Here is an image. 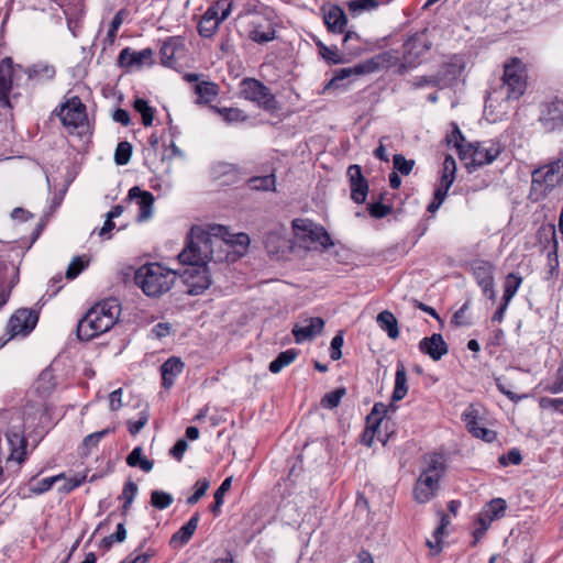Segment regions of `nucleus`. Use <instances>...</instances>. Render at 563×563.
I'll use <instances>...</instances> for the list:
<instances>
[{
    "label": "nucleus",
    "instance_id": "1",
    "mask_svg": "<svg viewBox=\"0 0 563 563\" xmlns=\"http://www.w3.org/2000/svg\"><path fill=\"white\" fill-rule=\"evenodd\" d=\"M225 243L212 240L206 230L194 225L186 240L185 249L178 254V260L187 267L180 274L187 287V294L197 296L205 292L212 284L210 263H223V256L214 254V246L221 247Z\"/></svg>",
    "mask_w": 563,
    "mask_h": 563
},
{
    "label": "nucleus",
    "instance_id": "2",
    "mask_svg": "<svg viewBox=\"0 0 563 563\" xmlns=\"http://www.w3.org/2000/svg\"><path fill=\"white\" fill-rule=\"evenodd\" d=\"M121 303L115 298H107L93 307L78 321L77 338L90 341L108 332L121 316Z\"/></svg>",
    "mask_w": 563,
    "mask_h": 563
},
{
    "label": "nucleus",
    "instance_id": "3",
    "mask_svg": "<svg viewBox=\"0 0 563 563\" xmlns=\"http://www.w3.org/2000/svg\"><path fill=\"white\" fill-rule=\"evenodd\" d=\"M177 278L176 272L161 263H147L139 267L134 274V283L147 297H161L173 287Z\"/></svg>",
    "mask_w": 563,
    "mask_h": 563
},
{
    "label": "nucleus",
    "instance_id": "4",
    "mask_svg": "<svg viewBox=\"0 0 563 563\" xmlns=\"http://www.w3.org/2000/svg\"><path fill=\"white\" fill-rule=\"evenodd\" d=\"M561 185H563V155L532 170L529 199L533 202L542 201Z\"/></svg>",
    "mask_w": 563,
    "mask_h": 563
},
{
    "label": "nucleus",
    "instance_id": "5",
    "mask_svg": "<svg viewBox=\"0 0 563 563\" xmlns=\"http://www.w3.org/2000/svg\"><path fill=\"white\" fill-rule=\"evenodd\" d=\"M206 234L210 239L221 240L225 244L221 247L214 246V254L223 256V262H229L231 256V249L239 256L243 255L249 245H250V236L246 233H235L231 234L227 227L224 225H212L209 231H206Z\"/></svg>",
    "mask_w": 563,
    "mask_h": 563
},
{
    "label": "nucleus",
    "instance_id": "6",
    "mask_svg": "<svg viewBox=\"0 0 563 563\" xmlns=\"http://www.w3.org/2000/svg\"><path fill=\"white\" fill-rule=\"evenodd\" d=\"M292 230L296 239L307 249L320 245L327 250L333 245L327 230L309 219H295L292 221Z\"/></svg>",
    "mask_w": 563,
    "mask_h": 563
},
{
    "label": "nucleus",
    "instance_id": "7",
    "mask_svg": "<svg viewBox=\"0 0 563 563\" xmlns=\"http://www.w3.org/2000/svg\"><path fill=\"white\" fill-rule=\"evenodd\" d=\"M527 70L525 64L512 57L504 65L503 88L506 90L508 100H518L527 89Z\"/></svg>",
    "mask_w": 563,
    "mask_h": 563
},
{
    "label": "nucleus",
    "instance_id": "8",
    "mask_svg": "<svg viewBox=\"0 0 563 563\" xmlns=\"http://www.w3.org/2000/svg\"><path fill=\"white\" fill-rule=\"evenodd\" d=\"M503 147L499 142L487 140L483 142H467L461 150V159H470L473 167L492 164L500 154Z\"/></svg>",
    "mask_w": 563,
    "mask_h": 563
},
{
    "label": "nucleus",
    "instance_id": "9",
    "mask_svg": "<svg viewBox=\"0 0 563 563\" xmlns=\"http://www.w3.org/2000/svg\"><path fill=\"white\" fill-rule=\"evenodd\" d=\"M233 8L232 0H217L202 14L198 23L200 36L209 38L213 36L220 24L228 19Z\"/></svg>",
    "mask_w": 563,
    "mask_h": 563
},
{
    "label": "nucleus",
    "instance_id": "10",
    "mask_svg": "<svg viewBox=\"0 0 563 563\" xmlns=\"http://www.w3.org/2000/svg\"><path fill=\"white\" fill-rule=\"evenodd\" d=\"M240 88L245 99L256 102L264 110L275 111L278 108L275 96L262 81L255 78H244L240 84Z\"/></svg>",
    "mask_w": 563,
    "mask_h": 563
},
{
    "label": "nucleus",
    "instance_id": "11",
    "mask_svg": "<svg viewBox=\"0 0 563 563\" xmlns=\"http://www.w3.org/2000/svg\"><path fill=\"white\" fill-rule=\"evenodd\" d=\"M64 126L73 130L88 125L87 108L81 99L74 96L60 104L59 111L55 110Z\"/></svg>",
    "mask_w": 563,
    "mask_h": 563
},
{
    "label": "nucleus",
    "instance_id": "12",
    "mask_svg": "<svg viewBox=\"0 0 563 563\" xmlns=\"http://www.w3.org/2000/svg\"><path fill=\"white\" fill-rule=\"evenodd\" d=\"M471 273L477 285L482 288L483 294L492 301L496 300L494 273L495 266L484 260H475L471 264Z\"/></svg>",
    "mask_w": 563,
    "mask_h": 563
},
{
    "label": "nucleus",
    "instance_id": "13",
    "mask_svg": "<svg viewBox=\"0 0 563 563\" xmlns=\"http://www.w3.org/2000/svg\"><path fill=\"white\" fill-rule=\"evenodd\" d=\"M38 314L35 310L21 308L18 309L9 319L7 332L10 339L21 335L26 336L36 327Z\"/></svg>",
    "mask_w": 563,
    "mask_h": 563
},
{
    "label": "nucleus",
    "instance_id": "14",
    "mask_svg": "<svg viewBox=\"0 0 563 563\" xmlns=\"http://www.w3.org/2000/svg\"><path fill=\"white\" fill-rule=\"evenodd\" d=\"M432 47V42L429 38L428 30L411 35L404 44V60L410 65L429 52Z\"/></svg>",
    "mask_w": 563,
    "mask_h": 563
},
{
    "label": "nucleus",
    "instance_id": "15",
    "mask_svg": "<svg viewBox=\"0 0 563 563\" xmlns=\"http://www.w3.org/2000/svg\"><path fill=\"white\" fill-rule=\"evenodd\" d=\"M350 181L351 199L355 203H364L368 194V183L363 176L360 165H350L346 170Z\"/></svg>",
    "mask_w": 563,
    "mask_h": 563
},
{
    "label": "nucleus",
    "instance_id": "16",
    "mask_svg": "<svg viewBox=\"0 0 563 563\" xmlns=\"http://www.w3.org/2000/svg\"><path fill=\"white\" fill-rule=\"evenodd\" d=\"M438 475H427L421 473L413 487L415 500L419 504H426L432 499L440 488L441 478Z\"/></svg>",
    "mask_w": 563,
    "mask_h": 563
},
{
    "label": "nucleus",
    "instance_id": "17",
    "mask_svg": "<svg viewBox=\"0 0 563 563\" xmlns=\"http://www.w3.org/2000/svg\"><path fill=\"white\" fill-rule=\"evenodd\" d=\"M389 408H391L393 411H395V408L391 406L388 407L383 402H376L373 406L371 412L367 415L366 428H365V431L363 434V442L367 446L372 445L374 437H375L383 419L385 418L386 413L388 412Z\"/></svg>",
    "mask_w": 563,
    "mask_h": 563
},
{
    "label": "nucleus",
    "instance_id": "18",
    "mask_svg": "<svg viewBox=\"0 0 563 563\" xmlns=\"http://www.w3.org/2000/svg\"><path fill=\"white\" fill-rule=\"evenodd\" d=\"M323 22L329 32L342 34L347 25V16L344 10L338 4H330L322 8Z\"/></svg>",
    "mask_w": 563,
    "mask_h": 563
},
{
    "label": "nucleus",
    "instance_id": "19",
    "mask_svg": "<svg viewBox=\"0 0 563 563\" xmlns=\"http://www.w3.org/2000/svg\"><path fill=\"white\" fill-rule=\"evenodd\" d=\"M545 131L552 132L563 126V100H554L547 104L540 117Z\"/></svg>",
    "mask_w": 563,
    "mask_h": 563
},
{
    "label": "nucleus",
    "instance_id": "20",
    "mask_svg": "<svg viewBox=\"0 0 563 563\" xmlns=\"http://www.w3.org/2000/svg\"><path fill=\"white\" fill-rule=\"evenodd\" d=\"M5 435L11 450L9 460H14L19 464H22L27 456V440L23 431L20 428H11L7 431Z\"/></svg>",
    "mask_w": 563,
    "mask_h": 563
},
{
    "label": "nucleus",
    "instance_id": "21",
    "mask_svg": "<svg viewBox=\"0 0 563 563\" xmlns=\"http://www.w3.org/2000/svg\"><path fill=\"white\" fill-rule=\"evenodd\" d=\"M13 60L4 57L0 62V106L11 107L9 93L13 86Z\"/></svg>",
    "mask_w": 563,
    "mask_h": 563
},
{
    "label": "nucleus",
    "instance_id": "22",
    "mask_svg": "<svg viewBox=\"0 0 563 563\" xmlns=\"http://www.w3.org/2000/svg\"><path fill=\"white\" fill-rule=\"evenodd\" d=\"M421 353L429 355L433 361L441 360L449 353V346L440 333H433L431 336L423 338L419 342Z\"/></svg>",
    "mask_w": 563,
    "mask_h": 563
},
{
    "label": "nucleus",
    "instance_id": "23",
    "mask_svg": "<svg viewBox=\"0 0 563 563\" xmlns=\"http://www.w3.org/2000/svg\"><path fill=\"white\" fill-rule=\"evenodd\" d=\"M118 60L121 67L152 65L154 63L153 51L152 48H144L139 52H132L131 48L125 47L120 52Z\"/></svg>",
    "mask_w": 563,
    "mask_h": 563
},
{
    "label": "nucleus",
    "instance_id": "24",
    "mask_svg": "<svg viewBox=\"0 0 563 563\" xmlns=\"http://www.w3.org/2000/svg\"><path fill=\"white\" fill-rule=\"evenodd\" d=\"M130 199H135L139 206L140 212L137 214V221L143 222L148 220L153 213L154 196L150 191L141 190L139 187H132L129 190Z\"/></svg>",
    "mask_w": 563,
    "mask_h": 563
},
{
    "label": "nucleus",
    "instance_id": "25",
    "mask_svg": "<svg viewBox=\"0 0 563 563\" xmlns=\"http://www.w3.org/2000/svg\"><path fill=\"white\" fill-rule=\"evenodd\" d=\"M306 324H296L292 329V334L297 343L313 339L320 334L324 328L322 318L313 317L305 320Z\"/></svg>",
    "mask_w": 563,
    "mask_h": 563
},
{
    "label": "nucleus",
    "instance_id": "26",
    "mask_svg": "<svg viewBox=\"0 0 563 563\" xmlns=\"http://www.w3.org/2000/svg\"><path fill=\"white\" fill-rule=\"evenodd\" d=\"M29 80L43 84L53 80L56 76V68L47 62H37L24 69Z\"/></svg>",
    "mask_w": 563,
    "mask_h": 563
},
{
    "label": "nucleus",
    "instance_id": "27",
    "mask_svg": "<svg viewBox=\"0 0 563 563\" xmlns=\"http://www.w3.org/2000/svg\"><path fill=\"white\" fill-rule=\"evenodd\" d=\"M184 367L185 364L179 357L172 356L167 358L161 366L163 387L169 389L174 385L176 377L184 371Z\"/></svg>",
    "mask_w": 563,
    "mask_h": 563
},
{
    "label": "nucleus",
    "instance_id": "28",
    "mask_svg": "<svg viewBox=\"0 0 563 563\" xmlns=\"http://www.w3.org/2000/svg\"><path fill=\"white\" fill-rule=\"evenodd\" d=\"M184 47V42L179 37H168L159 49L161 63L166 67H175L177 65V53Z\"/></svg>",
    "mask_w": 563,
    "mask_h": 563
},
{
    "label": "nucleus",
    "instance_id": "29",
    "mask_svg": "<svg viewBox=\"0 0 563 563\" xmlns=\"http://www.w3.org/2000/svg\"><path fill=\"white\" fill-rule=\"evenodd\" d=\"M200 520V516L198 512L194 514V516L185 523L177 532L172 536L170 543L173 547H181L186 544L191 537L194 536L198 523Z\"/></svg>",
    "mask_w": 563,
    "mask_h": 563
},
{
    "label": "nucleus",
    "instance_id": "30",
    "mask_svg": "<svg viewBox=\"0 0 563 563\" xmlns=\"http://www.w3.org/2000/svg\"><path fill=\"white\" fill-rule=\"evenodd\" d=\"M537 240L539 244L543 249L552 247L551 252H549V256L551 253L556 255L558 252V240H556V229L552 223L542 224L537 231Z\"/></svg>",
    "mask_w": 563,
    "mask_h": 563
},
{
    "label": "nucleus",
    "instance_id": "31",
    "mask_svg": "<svg viewBox=\"0 0 563 563\" xmlns=\"http://www.w3.org/2000/svg\"><path fill=\"white\" fill-rule=\"evenodd\" d=\"M194 91L198 96L197 103L205 104L216 99L219 95V86L211 81H200L194 86Z\"/></svg>",
    "mask_w": 563,
    "mask_h": 563
},
{
    "label": "nucleus",
    "instance_id": "32",
    "mask_svg": "<svg viewBox=\"0 0 563 563\" xmlns=\"http://www.w3.org/2000/svg\"><path fill=\"white\" fill-rule=\"evenodd\" d=\"M378 327L385 331L388 336L396 340L399 336V327L396 317L388 310H384L376 318Z\"/></svg>",
    "mask_w": 563,
    "mask_h": 563
},
{
    "label": "nucleus",
    "instance_id": "33",
    "mask_svg": "<svg viewBox=\"0 0 563 563\" xmlns=\"http://www.w3.org/2000/svg\"><path fill=\"white\" fill-rule=\"evenodd\" d=\"M408 393L407 373L404 364L398 363L395 374V387L391 395L393 401H399L406 397Z\"/></svg>",
    "mask_w": 563,
    "mask_h": 563
},
{
    "label": "nucleus",
    "instance_id": "34",
    "mask_svg": "<svg viewBox=\"0 0 563 563\" xmlns=\"http://www.w3.org/2000/svg\"><path fill=\"white\" fill-rule=\"evenodd\" d=\"M60 479H65L64 473H60L55 476L42 478L40 481H37L35 477H32L27 483V488H29L30 493H32L34 495H42V494L48 492L53 487V485L55 483L59 482Z\"/></svg>",
    "mask_w": 563,
    "mask_h": 563
},
{
    "label": "nucleus",
    "instance_id": "35",
    "mask_svg": "<svg viewBox=\"0 0 563 563\" xmlns=\"http://www.w3.org/2000/svg\"><path fill=\"white\" fill-rule=\"evenodd\" d=\"M126 464L131 467L139 466L143 472H151L153 470L154 463L147 457L143 456V449L141 446H136L132 450V452L126 457Z\"/></svg>",
    "mask_w": 563,
    "mask_h": 563
},
{
    "label": "nucleus",
    "instance_id": "36",
    "mask_svg": "<svg viewBox=\"0 0 563 563\" xmlns=\"http://www.w3.org/2000/svg\"><path fill=\"white\" fill-rule=\"evenodd\" d=\"M298 351L289 349L280 352L275 360L269 363V371L274 374L279 373L284 367L290 365L298 356Z\"/></svg>",
    "mask_w": 563,
    "mask_h": 563
},
{
    "label": "nucleus",
    "instance_id": "37",
    "mask_svg": "<svg viewBox=\"0 0 563 563\" xmlns=\"http://www.w3.org/2000/svg\"><path fill=\"white\" fill-rule=\"evenodd\" d=\"M362 37L355 31L347 30L344 32L343 47L350 56H358L363 52L361 46Z\"/></svg>",
    "mask_w": 563,
    "mask_h": 563
},
{
    "label": "nucleus",
    "instance_id": "38",
    "mask_svg": "<svg viewBox=\"0 0 563 563\" xmlns=\"http://www.w3.org/2000/svg\"><path fill=\"white\" fill-rule=\"evenodd\" d=\"M211 110L221 115L228 123H240L247 119L245 112L239 108H220L217 106H211Z\"/></svg>",
    "mask_w": 563,
    "mask_h": 563
},
{
    "label": "nucleus",
    "instance_id": "39",
    "mask_svg": "<svg viewBox=\"0 0 563 563\" xmlns=\"http://www.w3.org/2000/svg\"><path fill=\"white\" fill-rule=\"evenodd\" d=\"M522 283V277L515 273H509L504 283V295L503 300L506 302H510L518 291L520 285Z\"/></svg>",
    "mask_w": 563,
    "mask_h": 563
},
{
    "label": "nucleus",
    "instance_id": "40",
    "mask_svg": "<svg viewBox=\"0 0 563 563\" xmlns=\"http://www.w3.org/2000/svg\"><path fill=\"white\" fill-rule=\"evenodd\" d=\"M133 108L141 114L143 125L150 126L153 124L155 109L148 104L147 100L136 98L133 102Z\"/></svg>",
    "mask_w": 563,
    "mask_h": 563
},
{
    "label": "nucleus",
    "instance_id": "41",
    "mask_svg": "<svg viewBox=\"0 0 563 563\" xmlns=\"http://www.w3.org/2000/svg\"><path fill=\"white\" fill-rule=\"evenodd\" d=\"M249 186L253 190H275L276 187V177L274 174L265 175V176H254L249 179Z\"/></svg>",
    "mask_w": 563,
    "mask_h": 563
},
{
    "label": "nucleus",
    "instance_id": "42",
    "mask_svg": "<svg viewBox=\"0 0 563 563\" xmlns=\"http://www.w3.org/2000/svg\"><path fill=\"white\" fill-rule=\"evenodd\" d=\"M445 463L441 454H431L428 459V466L421 472L427 475H438L437 477L442 478L445 473Z\"/></svg>",
    "mask_w": 563,
    "mask_h": 563
},
{
    "label": "nucleus",
    "instance_id": "43",
    "mask_svg": "<svg viewBox=\"0 0 563 563\" xmlns=\"http://www.w3.org/2000/svg\"><path fill=\"white\" fill-rule=\"evenodd\" d=\"M506 509L507 504L505 499L494 498L484 507L483 511L486 512V516H489L490 519L497 520L505 516Z\"/></svg>",
    "mask_w": 563,
    "mask_h": 563
},
{
    "label": "nucleus",
    "instance_id": "44",
    "mask_svg": "<svg viewBox=\"0 0 563 563\" xmlns=\"http://www.w3.org/2000/svg\"><path fill=\"white\" fill-rule=\"evenodd\" d=\"M317 47L319 49L320 55L327 63L336 65L345 62L344 58L340 56L336 46H327L324 43L319 41L317 42Z\"/></svg>",
    "mask_w": 563,
    "mask_h": 563
},
{
    "label": "nucleus",
    "instance_id": "45",
    "mask_svg": "<svg viewBox=\"0 0 563 563\" xmlns=\"http://www.w3.org/2000/svg\"><path fill=\"white\" fill-rule=\"evenodd\" d=\"M231 484H232V477H227L221 483L219 488L216 490L214 496H213L214 497V503L210 506V511L214 516L219 515L220 508H221V506L223 505V501H224V499H223L224 495L231 488Z\"/></svg>",
    "mask_w": 563,
    "mask_h": 563
},
{
    "label": "nucleus",
    "instance_id": "46",
    "mask_svg": "<svg viewBox=\"0 0 563 563\" xmlns=\"http://www.w3.org/2000/svg\"><path fill=\"white\" fill-rule=\"evenodd\" d=\"M346 394V389L344 387H339L328 394H325L322 398H321V406L323 408H327V409H334L336 408L342 398L345 396Z\"/></svg>",
    "mask_w": 563,
    "mask_h": 563
},
{
    "label": "nucleus",
    "instance_id": "47",
    "mask_svg": "<svg viewBox=\"0 0 563 563\" xmlns=\"http://www.w3.org/2000/svg\"><path fill=\"white\" fill-rule=\"evenodd\" d=\"M385 60L383 55L375 56L364 63H360L352 67L353 75H363L369 74L377 70L380 66V63Z\"/></svg>",
    "mask_w": 563,
    "mask_h": 563
},
{
    "label": "nucleus",
    "instance_id": "48",
    "mask_svg": "<svg viewBox=\"0 0 563 563\" xmlns=\"http://www.w3.org/2000/svg\"><path fill=\"white\" fill-rule=\"evenodd\" d=\"M173 501L174 498L169 493L163 490H153L151 493V504L158 510L168 508Z\"/></svg>",
    "mask_w": 563,
    "mask_h": 563
},
{
    "label": "nucleus",
    "instance_id": "49",
    "mask_svg": "<svg viewBox=\"0 0 563 563\" xmlns=\"http://www.w3.org/2000/svg\"><path fill=\"white\" fill-rule=\"evenodd\" d=\"M132 156V145L128 141L120 142L114 152V162L117 165H126Z\"/></svg>",
    "mask_w": 563,
    "mask_h": 563
},
{
    "label": "nucleus",
    "instance_id": "50",
    "mask_svg": "<svg viewBox=\"0 0 563 563\" xmlns=\"http://www.w3.org/2000/svg\"><path fill=\"white\" fill-rule=\"evenodd\" d=\"M209 487L210 482L208 478H199L194 485V494L187 498V504L190 506L197 504L206 495Z\"/></svg>",
    "mask_w": 563,
    "mask_h": 563
},
{
    "label": "nucleus",
    "instance_id": "51",
    "mask_svg": "<svg viewBox=\"0 0 563 563\" xmlns=\"http://www.w3.org/2000/svg\"><path fill=\"white\" fill-rule=\"evenodd\" d=\"M394 169L404 176L409 175L415 166L413 159H406L402 154H395L393 157Z\"/></svg>",
    "mask_w": 563,
    "mask_h": 563
},
{
    "label": "nucleus",
    "instance_id": "52",
    "mask_svg": "<svg viewBox=\"0 0 563 563\" xmlns=\"http://www.w3.org/2000/svg\"><path fill=\"white\" fill-rule=\"evenodd\" d=\"M367 210L372 218L383 219L393 212V207L390 205H385L380 201H376L369 203Z\"/></svg>",
    "mask_w": 563,
    "mask_h": 563
},
{
    "label": "nucleus",
    "instance_id": "53",
    "mask_svg": "<svg viewBox=\"0 0 563 563\" xmlns=\"http://www.w3.org/2000/svg\"><path fill=\"white\" fill-rule=\"evenodd\" d=\"M451 125L452 133L446 137V140L448 143H453L454 147L457 150L459 156L461 157V150L466 146L465 137L455 122H453Z\"/></svg>",
    "mask_w": 563,
    "mask_h": 563
},
{
    "label": "nucleus",
    "instance_id": "54",
    "mask_svg": "<svg viewBox=\"0 0 563 563\" xmlns=\"http://www.w3.org/2000/svg\"><path fill=\"white\" fill-rule=\"evenodd\" d=\"M88 265V262L85 261L81 256H76L69 263L66 271V278L74 279L76 278Z\"/></svg>",
    "mask_w": 563,
    "mask_h": 563
},
{
    "label": "nucleus",
    "instance_id": "55",
    "mask_svg": "<svg viewBox=\"0 0 563 563\" xmlns=\"http://www.w3.org/2000/svg\"><path fill=\"white\" fill-rule=\"evenodd\" d=\"M275 37H276V32L273 27H268L267 31H263V30L256 27L253 31H251V33H250V38L253 42L258 43V44H264V43L271 42V41L275 40Z\"/></svg>",
    "mask_w": 563,
    "mask_h": 563
},
{
    "label": "nucleus",
    "instance_id": "56",
    "mask_svg": "<svg viewBox=\"0 0 563 563\" xmlns=\"http://www.w3.org/2000/svg\"><path fill=\"white\" fill-rule=\"evenodd\" d=\"M471 301L467 300L463 303V306L453 314L451 322L456 327H466L471 325L472 321L467 316V310L470 308Z\"/></svg>",
    "mask_w": 563,
    "mask_h": 563
},
{
    "label": "nucleus",
    "instance_id": "57",
    "mask_svg": "<svg viewBox=\"0 0 563 563\" xmlns=\"http://www.w3.org/2000/svg\"><path fill=\"white\" fill-rule=\"evenodd\" d=\"M462 417L470 433H472L473 431L477 430L478 427H481L478 411L473 407H468L463 412Z\"/></svg>",
    "mask_w": 563,
    "mask_h": 563
},
{
    "label": "nucleus",
    "instance_id": "58",
    "mask_svg": "<svg viewBox=\"0 0 563 563\" xmlns=\"http://www.w3.org/2000/svg\"><path fill=\"white\" fill-rule=\"evenodd\" d=\"M498 461L501 466L519 465L522 461V456L519 449L514 448L509 450L507 454L500 455Z\"/></svg>",
    "mask_w": 563,
    "mask_h": 563
},
{
    "label": "nucleus",
    "instance_id": "59",
    "mask_svg": "<svg viewBox=\"0 0 563 563\" xmlns=\"http://www.w3.org/2000/svg\"><path fill=\"white\" fill-rule=\"evenodd\" d=\"M344 343L343 332H338L331 340L330 357L333 361H339L342 357V346Z\"/></svg>",
    "mask_w": 563,
    "mask_h": 563
},
{
    "label": "nucleus",
    "instance_id": "60",
    "mask_svg": "<svg viewBox=\"0 0 563 563\" xmlns=\"http://www.w3.org/2000/svg\"><path fill=\"white\" fill-rule=\"evenodd\" d=\"M377 7V0H352L349 2V10L352 13L375 9Z\"/></svg>",
    "mask_w": 563,
    "mask_h": 563
},
{
    "label": "nucleus",
    "instance_id": "61",
    "mask_svg": "<svg viewBox=\"0 0 563 563\" xmlns=\"http://www.w3.org/2000/svg\"><path fill=\"white\" fill-rule=\"evenodd\" d=\"M544 389L550 394L563 393V357L556 371L554 382L552 384H549Z\"/></svg>",
    "mask_w": 563,
    "mask_h": 563
},
{
    "label": "nucleus",
    "instance_id": "62",
    "mask_svg": "<svg viewBox=\"0 0 563 563\" xmlns=\"http://www.w3.org/2000/svg\"><path fill=\"white\" fill-rule=\"evenodd\" d=\"M110 432L109 429H104V430H101V431H98V432H93L91 434H88L87 437L84 438L82 440V448L85 450H87L88 452L90 451L91 448H95L98 445L99 441Z\"/></svg>",
    "mask_w": 563,
    "mask_h": 563
},
{
    "label": "nucleus",
    "instance_id": "63",
    "mask_svg": "<svg viewBox=\"0 0 563 563\" xmlns=\"http://www.w3.org/2000/svg\"><path fill=\"white\" fill-rule=\"evenodd\" d=\"M147 421H148V413L145 411H142L140 413V418L137 420H129L128 421L129 432L132 435L137 434L145 427Z\"/></svg>",
    "mask_w": 563,
    "mask_h": 563
},
{
    "label": "nucleus",
    "instance_id": "64",
    "mask_svg": "<svg viewBox=\"0 0 563 563\" xmlns=\"http://www.w3.org/2000/svg\"><path fill=\"white\" fill-rule=\"evenodd\" d=\"M540 407L542 409L552 408L555 411L563 413V398L542 397L540 399Z\"/></svg>",
    "mask_w": 563,
    "mask_h": 563
}]
</instances>
